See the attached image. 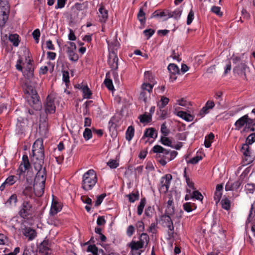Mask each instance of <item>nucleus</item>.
<instances>
[{"label":"nucleus","instance_id":"1","mask_svg":"<svg viewBox=\"0 0 255 255\" xmlns=\"http://www.w3.org/2000/svg\"><path fill=\"white\" fill-rule=\"evenodd\" d=\"M23 75L25 78L30 81L34 76V71H24ZM30 82L26 81L25 85L26 87L25 93L30 95L28 98V104L35 110L40 111L42 109V103L40 97L33 86L30 85Z\"/></svg>","mask_w":255,"mask_h":255},{"label":"nucleus","instance_id":"2","mask_svg":"<svg viewBox=\"0 0 255 255\" xmlns=\"http://www.w3.org/2000/svg\"><path fill=\"white\" fill-rule=\"evenodd\" d=\"M98 178L96 172L90 169L83 176L82 188L85 191L91 190L97 182Z\"/></svg>","mask_w":255,"mask_h":255},{"label":"nucleus","instance_id":"3","mask_svg":"<svg viewBox=\"0 0 255 255\" xmlns=\"http://www.w3.org/2000/svg\"><path fill=\"white\" fill-rule=\"evenodd\" d=\"M36 144L35 142L33 145V148ZM35 149H32V153L33 157V159H31L32 163L35 170H40L42 168L43 165L44 161V151L42 144H41L40 147L37 153L35 152Z\"/></svg>","mask_w":255,"mask_h":255},{"label":"nucleus","instance_id":"4","mask_svg":"<svg viewBox=\"0 0 255 255\" xmlns=\"http://www.w3.org/2000/svg\"><path fill=\"white\" fill-rule=\"evenodd\" d=\"M233 63L235 64V66L233 68V72L235 74H237L244 79H247L246 72L248 69L246 62L241 60L239 57H235L232 58Z\"/></svg>","mask_w":255,"mask_h":255},{"label":"nucleus","instance_id":"5","mask_svg":"<svg viewBox=\"0 0 255 255\" xmlns=\"http://www.w3.org/2000/svg\"><path fill=\"white\" fill-rule=\"evenodd\" d=\"M10 11L9 0H0V26H3L8 19Z\"/></svg>","mask_w":255,"mask_h":255},{"label":"nucleus","instance_id":"6","mask_svg":"<svg viewBox=\"0 0 255 255\" xmlns=\"http://www.w3.org/2000/svg\"><path fill=\"white\" fill-rule=\"evenodd\" d=\"M32 205L29 201L24 200L21 205L18 215L22 219H26L33 214Z\"/></svg>","mask_w":255,"mask_h":255},{"label":"nucleus","instance_id":"7","mask_svg":"<svg viewBox=\"0 0 255 255\" xmlns=\"http://www.w3.org/2000/svg\"><path fill=\"white\" fill-rule=\"evenodd\" d=\"M28 121L27 119L22 117L18 118L15 130L16 133L22 136H24L28 128Z\"/></svg>","mask_w":255,"mask_h":255},{"label":"nucleus","instance_id":"8","mask_svg":"<svg viewBox=\"0 0 255 255\" xmlns=\"http://www.w3.org/2000/svg\"><path fill=\"white\" fill-rule=\"evenodd\" d=\"M55 98L48 95L44 103V108L46 115L54 114L56 111V106L54 103Z\"/></svg>","mask_w":255,"mask_h":255},{"label":"nucleus","instance_id":"9","mask_svg":"<svg viewBox=\"0 0 255 255\" xmlns=\"http://www.w3.org/2000/svg\"><path fill=\"white\" fill-rule=\"evenodd\" d=\"M45 184L43 182H33V192L36 196L40 197L43 195L44 192Z\"/></svg>","mask_w":255,"mask_h":255},{"label":"nucleus","instance_id":"10","mask_svg":"<svg viewBox=\"0 0 255 255\" xmlns=\"http://www.w3.org/2000/svg\"><path fill=\"white\" fill-rule=\"evenodd\" d=\"M23 227H21L23 235L28 237L29 241L33 240L37 236L36 231L30 227H27L25 225H23Z\"/></svg>","mask_w":255,"mask_h":255},{"label":"nucleus","instance_id":"11","mask_svg":"<svg viewBox=\"0 0 255 255\" xmlns=\"http://www.w3.org/2000/svg\"><path fill=\"white\" fill-rule=\"evenodd\" d=\"M36 170L37 171V172L36 174L34 181L37 182H43L44 183H45L47 177V172L46 168L44 167L43 168H41V169Z\"/></svg>","mask_w":255,"mask_h":255},{"label":"nucleus","instance_id":"12","mask_svg":"<svg viewBox=\"0 0 255 255\" xmlns=\"http://www.w3.org/2000/svg\"><path fill=\"white\" fill-rule=\"evenodd\" d=\"M172 179V176L170 174H167L165 176H163L160 181V189H161L162 188H164V187H165V192H167L169 189Z\"/></svg>","mask_w":255,"mask_h":255},{"label":"nucleus","instance_id":"13","mask_svg":"<svg viewBox=\"0 0 255 255\" xmlns=\"http://www.w3.org/2000/svg\"><path fill=\"white\" fill-rule=\"evenodd\" d=\"M108 62L112 70L118 69V57L117 54H109Z\"/></svg>","mask_w":255,"mask_h":255},{"label":"nucleus","instance_id":"14","mask_svg":"<svg viewBox=\"0 0 255 255\" xmlns=\"http://www.w3.org/2000/svg\"><path fill=\"white\" fill-rule=\"evenodd\" d=\"M99 8V12L100 13V21L101 22L105 23L108 18V11L106 9L105 6L103 3L100 4Z\"/></svg>","mask_w":255,"mask_h":255},{"label":"nucleus","instance_id":"15","mask_svg":"<svg viewBox=\"0 0 255 255\" xmlns=\"http://www.w3.org/2000/svg\"><path fill=\"white\" fill-rule=\"evenodd\" d=\"M47 116H44L43 118L40 115L39 125V130L40 132H44L46 133L48 130L47 127Z\"/></svg>","mask_w":255,"mask_h":255},{"label":"nucleus","instance_id":"16","mask_svg":"<svg viewBox=\"0 0 255 255\" xmlns=\"http://www.w3.org/2000/svg\"><path fill=\"white\" fill-rule=\"evenodd\" d=\"M77 88L82 90L84 98L90 99L91 98L92 93L87 85H80L78 84Z\"/></svg>","mask_w":255,"mask_h":255},{"label":"nucleus","instance_id":"17","mask_svg":"<svg viewBox=\"0 0 255 255\" xmlns=\"http://www.w3.org/2000/svg\"><path fill=\"white\" fill-rule=\"evenodd\" d=\"M157 136V133L156 130L153 128H146L144 131V135L142 137V139H144L145 137H151L156 138Z\"/></svg>","mask_w":255,"mask_h":255},{"label":"nucleus","instance_id":"18","mask_svg":"<svg viewBox=\"0 0 255 255\" xmlns=\"http://www.w3.org/2000/svg\"><path fill=\"white\" fill-rule=\"evenodd\" d=\"M176 115L187 122H191L194 118V116L193 115L188 114L185 111H178Z\"/></svg>","mask_w":255,"mask_h":255},{"label":"nucleus","instance_id":"19","mask_svg":"<svg viewBox=\"0 0 255 255\" xmlns=\"http://www.w3.org/2000/svg\"><path fill=\"white\" fill-rule=\"evenodd\" d=\"M247 117L245 115L239 119L235 123V129L237 130H240L245 126H246V120Z\"/></svg>","mask_w":255,"mask_h":255},{"label":"nucleus","instance_id":"20","mask_svg":"<svg viewBox=\"0 0 255 255\" xmlns=\"http://www.w3.org/2000/svg\"><path fill=\"white\" fill-rule=\"evenodd\" d=\"M151 151H152L153 153H163V154H165V155H168L170 152V150L166 149L159 145H156L154 146L153 147L151 152Z\"/></svg>","mask_w":255,"mask_h":255},{"label":"nucleus","instance_id":"21","mask_svg":"<svg viewBox=\"0 0 255 255\" xmlns=\"http://www.w3.org/2000/svg\"><path fill=\"white\" fill-rule=\"evenodd\" d=\"M120 44L117 40L109 44V54H117L116 51L120 47Z\"/></svg>","mask_w":255,"mask_h":255},{"label":"nucleus","instance_id":"22","mask_svg":"<svg viewBox=\"0 0 255 255\" xmlns=\"http://www.w3.org/2000/svg\"><path fill=\"white\" fill-rule=\"evenodd\" d=\"M255 222V202L252 205L246 224Z\"/></svg>","mask_w":255,"mask_h":255},{"label":"nucleus","instance_id":"23","mask_svg":"<svg viewBox=\"0 0 255 255\" xmlns=\"http://www.w3.org/2000/svg\"><path fill=\"white\" fill-rule=\"evenodd\" d=\"M104 84L106 87L110 91L114 89L113 84L112 80L111 79L110 72L109 71L106 73V79L104 80Z\"/></svg>","mask_w":255,"mask_h":255},{"label":"nucleus","instance_id":"24","mask_svg":"<svg viewBox=\"0 0 255 255\" xmlns=\"http://www.w3.org/2000/svg\"><path fill=\"white\" fill-rule=\"evenodd\" d=\"M25 170L23 169L22 165H20L18 168L16 170L15 175H14L16 180L23 181L25 176Z\"/></svg>","mask_w":255,"mask_h":255},{"label":"nucleus","instance_id":"25","mask_svg":"<svg viewBox=\"0 0 255 255\" xmlns=\"http://www.w3.org/2000/svg\"><path fill=\"white\" fill-rule=\"evenodd\" d=\"M61 207L56 202H52L51 209L50 210V215L52 216L55 215L61 210Z\"/></svg>","mask_w":255,"mask_h":255},{"label":"nucleus","instance_id":"26","mask_svg":"<svg viewBox=\"0 0 255 255\" xmlns=\"http://www.w3.org/2000/svg\"><path fill=\"white\" fill-rule=\"evenodd\" d=\"M20 165H22L23 169L25 170H28L31 168V164L27 155L24 154L23 155L22 160Z\"/></svg>","mask_w":255,"mask_h":255},{"label":"nucleus","instance_id":"27","mask_svg":"<svg viewBox=\"0 0 255 255\" xmlns=\"http://www.w3.org/2000/svg\"><path fill=\"white\" fill-rule=\"evenodd\" d=\"M8 40L12 43L13 45L15 47L18 46L20 42L19 35L17 34H10L8 36Z\"/></svg>","mask_w":255,"mask_h":255},{"label":"nucleus","instance_id":"28","mask_svg":"<svg viewBox=\"0 0 255 255\" xmlns=\"http://www.w3.org/2000/svg\"><path fill=\"white\" fill-rule=\"evenodd\" d=\"M138 119L140 122L141 123H149L152 121V116L151 115H147L146 113L141 115L139 116Z\"/></svg>","mask_w":255,"mask_h":255},{"label":"nucleus","instance_id":"29","mask_svg":"<svg viewBox=\"0 0 255 255\" xmlns=\"http://www.w3.org/2000/svg\"><path fill=\"white\" fill-rule=\"evenodd\" d=\"M33 192V188L31 186L28 185L23 189L22 194L27 197L32 198Z\"/></svg>","mask_w":255,"mask_h":255},{"label":"nucleus","instance_id":"30","mask_svg":"<svg viewBox=\"0 0 255 255\" xmlns=\"http://www.w3.org/2000/svg\"><path fill=\"white\" fill-rule=\"evenodd\" d=\"M167 69L170 74H180V70L178 67L174 63H170L169 64Z\"/></svg>","mask_w":255,"mask_h":255},{"label":"nucleus","instance_id":"31","mask_svg":"<svg viewBox=\"0 0 255 255\" xmlns=\"http://www.w3.org/2000/svg\"><path fill=\"white\" fill-rule=\"evenodd\" d=\"M247 143L242 144L240 151L243 153L245 156H250L251 154V149Z\"/></svg>","mask_w":255,"mask_h":255},{"label":"nucleus","instance_id":"32","mask_svg":"<svg viewBox=\"0 0 255 255\" xmlns=\"http://www.w3.org/2000/svg\"><path fill=\"white\" fill-rule=\"evenodd\" d=\"M146 200L145 197L141 198L139 205L137 206V215L140 216L142 214L144 206L146 204Z\"/></svg>","mask_w":255,"mask_h":255},{"label":"nucleus","instance_id":"33","mask_svg":"<svg viewBox=\"0 0 255 255\" xmlns=\"http://www.w3.org/2000/svg\"><path fill=\"white\" fill-rule=\"evenodd\" d=\"M160 220L162 222V226L164 227L173 223L170 216L167 215H161Z\"/></svg>","mask_w":255,"mask_h":255},{"label":"nucleus","instance_id":"34","mask_svg":"<svg viewBox=\"0 0 255 255\" xmlns=\"http://www.w3.org/2000/svg\"><path fill=\"white\" fill-rule=\"evenodd\" d=\"M76 50H67L68 55L70 60L76 62L79 59L78 55L75 52Z\"/></svg>","mask_w":255,"mask_h":255},{"label":"nucleus","instance_id":"35","mask_svg":"<svg viewBox=\"0 0 255 255\" xmlns=\"http://www.w3.org/2000/svg\"><path fill=\"white\" fill-rule=\"evenodd\" d=\"M134 128L133 127L130 126L128 127L126 131V139L130 141L134 135Z\"/></svg>","mask_w":255,"mask_h":255},{"label":"nucleus","instance_id":"36","mask_svg":"<svg viewBox=\"0 0 255 255\" xmlns=\"http://www.w3.org/2000/svg\"><path fill=\"white\" fill-rule=\"evenodd\" d=\"M196 208V205L194 203L186 202L183 204V209L187 212H190Z\"/></svg>","mask_w":255,"mask_h":255},{"label":"nucleus","instance_id":"37","mask_svg":"<svg viewBox=\"0 0 255 255\" xmlns=\"http://www.w3.org/2000/svg\"><path fill=\"white\" fill-rule=\"evenodd\" d=\"M137 17L141 24H145L146 20L145 13L144 12L142 8H140L137 14Z\"/></svg>","mask_w":255,"mask_h":255},{"label":"nucleus","instance_id":"38","mask_svg":"<svg viewBox=\"0 0 255 255\" xmlns=\"http://www.w3.org/2000/svg\"><path fill=\"white\" fill-rule=\"evenodd\" d=\"M129 247L130 248L132 251L135 250L136 251L143 248L141 244H140L138 242H135L134 241H132L130 243Z\"/></svg>","mask_w":255,"mask_h":255},{"label":"nucleus","instance_id":"39","mask_svg":"<svg viewBox=\"0 0 255 255\" xmlns=\"http://www.w3.org/2000/svg\"><path fill=\"white\" fill-rule=\"evenodd\" d=\"M222 207L226 210H229L231 207V202L229 199L225 198L221 200Z\"/></svg>","mask_w":255,"mask_h":255},{"label":"nucleus","instance_id":"40","mask_svg":"<svg viewBox=\"0 0 255 255\" xmlns=\"http://www.w3.org/2000/svg\"><path fill=\"white\" fill-rule=\"evenodd\" d=\"M129 201L130 203H133L135 201L139 199V193L137 191L136 193H131L127 195Z\"/></svg>","mask_w":255,"mask_h":255},{"label":"nucleus","instance_id":"41","mask_svg":"<svg viewBox=\"0 0 255 255\" xmlns=\"http://www.w3.org/2000/svg\"><path fill=\"white\" fill-rule=\"evenodd\" d=\"M160 141L164 145H166L171 147H173V146L172 145V141L168 137H167L165 136L161 137Z\"/></svg>","mask_w":255,"mask_h":255},{"label":"nucleus","instance_id":"42","mask_svg":"<svg viewBox=\"0 0 255 255\" xmlns=\"http://www.w3.org/2000/svg\"><path fill=\"white\" fill-rule=\"evenodd\" d=\"M87 251L91 253L94 255H98V248L95 244L89 245L87 248Z\"/></svg>","mask_w":255,"mask_h":255},{"label":"nucleus","instance_id":"43","mask_svg":"<svg viewBox=\"0 0 255 255\" xmlns=\"http://www.w3.org/2000/svg\"><path fill=\"white\" fill-rule=\"evenodd\" d=\"M191 198L195 199L201 201L203 199V196L199 191L195 190L193 192Z\"/></svg>","mask_w":255,"mask_h":255},{"label":"nucleus","instance_id":"44","mask_svg":"<svg viewBox=\"0 0 255 255\" xmlns=\"http://www.w3.org/2000/svg\"><path fill=\"white\" fill-rule=\"evenodd\" d=\"M17 201L18 200L16 194H13L12 195H11L10 197L8 198V199L7 200L6 203L9 204L10 205H12V204H13L14 205H16Z\"/></svg>","mask_w":255,"mask_h":255},{"label":"nucleus","instance_id":"45","mask_svg":"<svg viewBox=\"0 0 255 255\" xmlns=\"http://www.w3.org/2000/svg\"><path fill=\"white\" fill-rule=\"evenodd\" d=\"M92 130L89 128H86L83 132V136L85 140H88L92 137Z\"/></svg>","mask_w":255,"mask_h":255},{"label":"nucleus","instance_id":"46","mask_svg":"<svg viewBox=\"0 0 255 255\" xmlns=\"http://www.w3.org/2000/svg\"><path fill=\"white\" fill-rule=\"evenodd\" d=\"M255 142V132L250 134L246 139V142L249 145L252 144Z\"/></svg>","mask_w":255,"mask_h":255},{"label":"nucleus","instance_id":"47","mask_svg":"<svg viewBox=\"0 0 255 255\" xmlns=\"http://www.w3.org/2000/svg\"><path fill=\"white\" fill-rule=\"evenodd\" d=\"M160 131L163 136H166L169 134L170 130L166 126V122L161 125Z\"/></svg>","mask_w":255,"mask_h":255},{"label":"nucleus","instance_id":"48","mask_svg":"<svg viewBox=\"0 0 255 255\" xmlns=\"http://www.w3.org/2000/svg\"><path fill=\"white\" fill-rule=\"evenodd\" d=\"M106 196V193H103V194H101L100 195L98 196L97 197V200L95 203V207L99 206L101 204L102 202H103V199H104V198Z\"/></svg>","mask_w":255,"mask_h":255},{"label":"nucleus","instance_id":"49","mask_svg":"<svg viewBox=\"0 0 255 255\" xmlns=\"http://www.w3.org/2000/svg\"><path fill=\"white\" fill-rule=\"evenodd\" d=\"M182 10V7H180L177 9H175L174 11H172L173 17L175 19H178L181 15Z\"/></svg>","mask_w":255,"mask_h":255},{"label":"nucleus","instance_id":"50","mask_svg":"<svg viewBox=\"0 0 255 255\" xmlns=\"http://www.w3.org/2000/svg\"><path fill=\"white\" fill-rule=\"evenodd\" d=\"M245 189L250 193H253L255 191V184L248 183L245 186Z\"/></svg>","mask_w":255,"mask_h":255},{"label":"nucleus","instance_id":"51","mask_svg":"<svg viewBox=\"0 0 255 255\" xmlns=\"http://www.w3.org/2000/svg\"><path fill=\"white\" fill-rule=\"evenodd\" d=\"M154 209L151 206H148L145 210L144 214L148 218H151Z\"/></svg>","mask_w":255,"mask_h":255},{"label":"nucleus","instance_id":"52","mask_svg":"<svg viewBox=\"0 0 255 255\" xmlns=\"http://www.w3.org/2000/svg\"><path fill=\"white\" fill-rule=\"evenodd\" d=\"M241 176L242 175L240 176V178L238 179V180L234 182V183H232V185L234 190L238 189L240 187L241 185L242 184L243 179L242 178Z\"/></svg>","mask_w":255,"mask_h":255},{"label":"nucleus","instance_id":"53","mask_svg":"<svg viewBox=\"0 0 255 255\" xmlns=\"http://www.w3.org/2000/svg\"><path fill=\"white\" fill-rule=\"evenodd\" d=\"M5 182L7 184H8V185H12L13 184H14L16 181V180L15 179V178L14 177V175H10V176H9L5 180Z\"/></svg>","mask_w":255,"mask_h":255},{"label":"nucleus","instance_id":"54","mask_svg":"<svg viewBox=\"0 0 255 255\" xmlns=\"http://www.w3.org/2000/svg\"><path fill=\"white\" fill-rule=\"evenodd\" d=\"M107 165L109 166L111 168L115 169L119 166V163L117 160L111 159L107 163Z\"/></svg>","mask_w":255,"mask_h":255},{"label":"nucleus","instance_id":"55","mask_svg":"<svg viewBox=\"0 0 255 255\" xmlns=\"http://www.w3.org/2000/svg\"><path fill=\"white\" fill-rule=\"evenodd\" d=\"M63 81L66 84L70 82L69 80V73L68 71H62Z\"/></svg>","mask_w":255,"mask_h":255},{"label":"nucleus","instance_id":"56","mask_svg":"<svg viewBox=\"0 0 255 255\" xmlns=\"http://www.w3.org/2000/svg\"><path fill=\"white\" fill-rule=\"evenodd\" d=\"M202 159V156L196 155V156L194 157L193 158L188 161L187 163H191L192 164H197L199 162V161L201 160Z\"/></svg>","mask_w":255,"mask_h":255},{"label":"nucleus","instance_id":"57","mask_svg":"<svg viewBox=\"0 0 255 255\" xmlns=\"http://www.w3.org/2000/svg\"><path fill=\"white\" fill-rule=\"evenodd\" d=\"M220 9L221 8L219 6H213L211 8V11L217 15L221 16L223 15V12L221 11Z\"/></svg>","mask_w":255,"mask_h":255},{"label":"nucleus","instance_id":"58","mask_svg":"<svg viewBox=\"0 0 255 255\" xmlns=\"http://www.w3.org/2000/svg\"><path fill=\"white\" fill-rule=\"evenodd\" d=\"M33 38L35 40L36 42L37 43L39 41V38L40 35V32L39 29H35L32 33Z\"/></svg>","mask_w":255,"mask_h":255},{"label":"nucleus","instance_id":"59","mask_svg":"<svg viewBox=\"0 0 255 255\" xmlns=\"http://www.w3.org/2000/svg\"><path fill=\"white\" fill-rule=\"evenodd\" d=\"M1 43L5 47V51L7 52H10L12 50V47L8 44V41H5L1 38Z\"/></svg>","mask_w":255,"mask_h":255},{"label":"nucleus","instance_id":"60","mask_svg":"<svg viewBox=\"0 0 255 255\" xmlns=\"http://www.w3.org/2000/svg\"><path fill=\"white\" fill-rule=\"evenodd\" d=\"M137 231L139 232H143L144 230V225L142 221H138L136 224Z\"/></svg>","mask_w":255,"mask_h":255},{"label":"nucleus","instance_id":"61","mask_svg":"<svg viewBox=\"0 0 255 255\" xmlns=\"http://www.w3.org/2000/svg\"><path fill=\"white\" fill-rule=\"evenodd\" d=\"M175 209L174 206H168L167 207L166 209L165 210L164 215H167L169 216L172 215L174 214Z\"/></svg>","mask_w":255,"mask_h":255},{"label":"nucleus","instance_id":"62","mask_svg":"<svg viewBox=\"0 0 255 255\" xmlns=\"http://www.w3.org/2000/svg\"><path fill=\"white\" fill-rule=\"evenodd\" d=\"M154 32L155 30L151 28L145 29L143 32L145 36H147V39L149 38Z\"/></svg>","mask_w":255,"mask_h":255},{"label":"nucleus","instance_id":"63","mask_svg":"<svg viewBox=\"0 0 255 255\" xmlns=\"http://www.w3.org/2000/svg\"><path fill=\"white\" fill-rule=\"evenodd\" d=\"M152 88L153 85L149 83H143L142 85V88L143 89V90H147L149 94L150 92L152 91Z\"/></svg>","mask_w":255,"mask_h":255},{"label":"nucleus","instance_id":"64","mask_svg":"<svg viewBox=\"0 0 255 255\" xmlns=\"http://www.w3.org/2000/svg\"><path fill=\"white\" fill-rule=\"evenodd\" d=\"M146 95V92L145 91L143 90L140 92L138 97L139 100H142L145 104H146L147 102Z\"/></svg>","mask_w":255,"mask_h":255}]
</instances>
